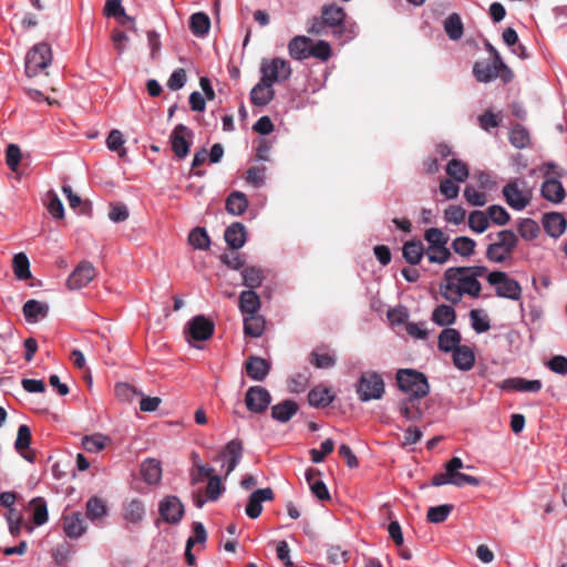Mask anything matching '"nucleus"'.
<instances>
[{"label":"nucleus","mask_w":567,"mask_h":567,"mask_svg":"<svg viewBox=\"0 0 567 567\" xmlns=\"http://www.w3.org/2000/svg\"><path fill=\"white\" fill-rule=\"evenodd\" d=\"M487 272L485 266L450 267L445 269L439 286L441 296L452 305H457L464 296L478 298L482 285L478 278Z\"/></svg>","instance_id":"f257e3e1"},{"label":"nucleus","mask_w":567,"mask_h":567,"mask_svg":"<svg viewBox=\"0 0 567 567\" xmlns=\"http://www.w3.org/2000/svg\"><path fill=\"white\" fill-rule=\"evenodd\" d=\"M307 31L316 35L332 34L341 42H349L357 35V25L347 20L342 7L331 3L322 7L321 16L310 21Z\"/></svg>","instance_id":"f03ea898"},{"label":"nucleus","mask_w":567,"mask_h":567,"mask_svg":"<svg viewBox=\"0 0 567 567\" xmlns=\"http://www.w3.org/2000/svg\"><path fill=\"white\" fill-rule=\"evenodd\" d=\"M540 171L545 179L540 188L542 196L554 204L561 203L566 197L565 188L559 181L564 171L551 162L544 164Z\"/></svg>","instance_id":"7ed1b4c3"},{"label":"nucleus","mask_w":567,"mask_h":567,"mask_svg":"<svg viewBox=\"0 0 567 567\" xmlns=\"http://www.w3.org/2000/svg\"><path fill=\"white\" fill-rule=\"evenodd\" d=\"M517 245L518 237L513 230H501L496 234V240L487 246L486 257L497 264L505 262L512 259Z\"/></svg>","instance_id":"20e7f679"},{"label":"nucleus","mask_w":567,"mask_h":567,"mask_svg":"<svg viewBox=\"0 0 567 567\" xmlns=\"http://www.w3.org/2000/svg\"><path fill=\"white\" fill-rule=\"evenodd\" d=\"M399 388L410 394V399H421L429 394L430 385L425 374L412 369H402L396 372Z\"/></svg>","instance_id":"39448f33"},{"label":"nucleus","mask_w":567,"mask_h":567,"mask_svg":"<svg viewBox=\"0 0 567 567\" xmlns=\"http://www.w3.org/2000/svg\"><path fill=\"white\" fill-rule=\"evenodd\" d=\"M502 194L507 205L517 212L525 209L533 199V189L523 178L511 179L503 187Z\"/></svg>","instance_id":"423d86ee"},{"label":"nucleus","mask_w":567,"mask_h":567,"mask_svg":"<svg viewBox=\"0 0 567 567\" xmlns=\"http://www.w3.org/2000/svg\"><path fill=\"white\" fill-rule=\"evenodd\" d=\"M473 75L480 83H489L501 78L504 83L513 80L512 70L504 62V66L498 65L495 60H478L473 65Z\"/></svg>","instance_id":"0eeeda50"},{"label":"nucleus","mask_w":567,"mask_h":567,"mask_svg":"<svg viewBox=\"0 0 567 567\" xmlns=\"http://www.w3.org/2000/svg\"><path fill=\"white\" fill-rule=\"evenodd\" d=\"M52 62L51 47L45 42L34 44L27 53L24 61L25 74L29 78L39 75Z\"/></svg>","instance_id":"6e6552de"},{"label":"nucleus","mask_w":567,"mask_h":567,"mask_svg":"<svg viewBox=\"0 0 567 567\" xmlns=\"http://www.w3.org/2000/svg\"><path fill=\"white\" fill-rule=\"evenodd\" d=\"M384 381L381 374L375 371L361 373L357 383V394L361 402L380 400L384 394Z\"/></svg>","instance_id":"1a4fd4ad"},{"label":"nucleus","mask_w":567,"mask_h":567,"mask_svg":"<svg viewBox=\"0 0 567 567\" xmlns=\"http://www.w3.org/2000/svg\"><path fill=\"white\" fill-rule=\"evenodd\" d=\"M487 282L495 288V293L499 298L517 301L522 297V287L519 282L511 278L504 271H492L487 275Z\"/></svg>","instance_id":"9d476101"},{"label":"nucleus","mask_w":567,"mask_h":567,"mask_svg":"<svg viewBox=\"0 0 567 567\" xmlns=\"http://www.w3.org/2000/svg\"><path fill=\"white\" fill-rule=\"evenodd\" d=\"M261 78L272 84L282 82L290 78L291 68L287 60L275 58L270 61L264 60L260 66Z\"/></svg>","instance_id":"9b49d317"},{"label":"nucleus","mask_w":567,"mask_h":567,"mask_svg":"<svg viewBox=\"0 0 567 567\" xmlns=\"http://www.w3.org/2000/svg\"><path fill=\"white\" fill-rule=\"evenodd\" d=\"M194 137V132L184 124L174 127L169 135V143L175 156L184 159L188 154Z\"/></svg>","instance_id":"f8f14e48"},{"label":"nucleus","mask_w":567,"mask_h":567,"mask_svg":"<svg viewBox=\"0 0 567 567\" xmlns=\"http://www.w3.org/2000/svg\"><path fill=\"white\" fill-rule=\"evenodd\" d=\"M158 513L165 523L177 525L184 516L185 507L177 496L167 495L159 501Z\"/></svg>","instance_id":"ddd939ff"},{"label":"nucleus","mask_w":567,"mask_h":567,"mask_svg":"<svg viewBox=\"0 0 567 567\" xmlns=\"http://www.w3.org/2000/svg\"><path fill=\"white\" fill-rule=\"evenodd\" d=\"M271 403L269 391L260 385L250 386L245 395V404L252 413H262Z\"/></svg>","instance_id":"4468645a"},{"label":"nucleus","mask_w":567,"mask_h":567,"mask_svg":"<svg viewBox=\"0 0 567 567\" xmlns=\"http://www.w3.org/2000/svg\"><path fill=\"white\" fill-rule=\"evenodd\" d=\"M243 443L240 440L229 441L224 450L216 456V460L223 461V467H226L225 476L227 477L237 467L243 457Z\"/></svg>","instance_id":"2eb2a0df"},{"label":"nucleus","mask_w":567,"mask_h":567,"mask_svg":"<svg viewBox=\"0 0 567 567\" xmlns=\"http://www.w3.org/2000/svg\"><path fill=\"white\" fill-rule=\"evenodd\" d=\"M96 271L89 261H82L69 276L66 285L72 290H78L89 285L95 277Z\"/></svg>","instance_id":"dca6fc26"},{"label":"nucleus","mask_w":567,"mask_h":567,"mask_svg":"<svg viewBox=\"0 0 567 567\" xmlns=\"http://www.w3.org/2000/svg\"><path fill=\"white\" fill-rule=\"evenodd\" d=\"M214 323L202 315L195 316L188 323L186 331L194 341H205L214 333Z\"/></svg>","instance_id":"f3484780"},{"label":"nucleus","mask_w":567,"mask_h":567,"mask_svg":"<svg viewBox=\"0 0 567 567\" xmlns=\"http://www.w3.org/2000/svg\"><path fill=\"white\" fill-rule=\"evenodd\" d=\"M274 492L270 487L256 489L249 496L245 509L246 515L251 519H256L262 512V502L271 501Z\"/></svg>","instance_id":"a211bd4d"},{"label":"nucleus","mask_w":567,"mask_h":567,"mask_svg":"<svg viewBox=\"0 0 567 567\" xmlns=\"http://www.w3.org/2000/svg\"><path fill=\"white\" fill-rule=\"evenodd\" d=\"M274 84L264 80L260 81L250 91V101L256 106H266L275 96Z\"/></svg>","instance_id":"6ab92c4d"},{"label":"nucleus","mask_w":567,"mask_h":567,"mask_svg":"<svg viewBox=\"0 0 567 567\" xmlns=\"http://www.w3.org/2000/svg\"><path fill=\"white\" fill-rule=\"evenodd\" d=\"M542 221L544 230L553 238L560 237L566 230L567 223L560 213H546Z\"/></svg>","instance_id":"aec40b11"},{"label":"nucleus","mask_w":567,"mask_h":567,"mask_svg":"<svg viewBox=\"0 0 567 567\" xmlns=\"http://www.w3.org/2000/svg\"><path fill=\"white\" fill-rule=\"evenodd\" d=\"M270 363L260 357H250L246 361L247 375L255 381H262L269 374Z\"/></svg>","instance_id":"412c9836"},{"label":"nucleus","mask_w":567,"mask_h":567,"mask_svg":"<svg viewBox=\"0 0 567 567\" xmlns=\"http://www.w3.org/2000/svg\"><path fill=\"white\" fill-rule=\"evenodd\" d=\"M540 380H526L524 378H508L502 383L503 389L515 390L518 392L536 393L542 390Z\"/></svg>","instance_id":"4be33fe9"},{"label":"nucleus","mask_w":567,"mask_h":567,"mask_svg":"<svg viewBox=\"0 0 567 567\" xmlns=\"http://www.w3.org/2000/svg\"><path fill=\"white\" fill-rule=\"evenodd\" d=\"M224 238L231 249H239L245 245L247 239L246 227L241 223L235 221L226 228Z\"/></svg>","instance_id":"5701e85b"},{"label":"nucleus","mask_w":567,"mask_h":567,"mask_svg":"<svg viewBox=\"0 0 567 567\" xmlns=\"http://www.w3.org/2000/svg\"><path fill=\"white\" fill-rule=\"evenodd\" d=\"M309 361L317 369H330L336 365L337 357L327 347H318L310 353Z\"/></svg>","instance_id":"b1692460"},{"label":"nucleus","mask_w":567,"mask_h":567,"mask_svg":"<svg viewBox=\"0 0 567 567\" xmlns=\"http://www.w3.org/2000/svg\"><path fill=\"white\" fill-rule=\"evenodd\" d=\"M311 39L306 35H297L289 41L288 50L292 59L302 61L310 58Z\"/></svg>","instance_id":"393cba45"},{"label":"nucleus","mask_w":567,"mask_h":567,"mask_svg":"<svg viewBox=\"0 0 567 567\" xmlns=\"http://www.w3.org/2000/svg\"><path fill=\"white\" fill-rule=\"evenodd\" d=\"M239 310L244 316L258 313L261 301L255 290H244L239 295Z\"/></svg>","instance_id":"a878e982"},{"label":"nucleus","mask_w":567,"mask_h":567,"mask_svg":"<svg viewBox=\"0 0 567 567\" xmlns=\"http://www.w3.org/2000/svg\"><path fill=\"white\" fill-rule=\"evenodd\" d=\"M22 311L25 320L34 323L48 316L49 306L35 299H30L23 305Z\"/></svg>","instance_id":"bb28decb"},{"label":"nucleus","mask_w":567,"mask_h":567,"mask_svg":"<svg viewBox=\"0 0 567 567\" xmlns=\"http://www.w3.org/2000/svg\"><path fill=\"white\" fill-rule=\"evenodd\" d=\"M63 529L68 537L79 538L83 535L86 527L81 513H72L63 517Z\"/></svg>","instance_id":"cd10ccee"},{"label":"nucleus","mask_w":567,"mask_h":567,"mask_svg":"<svg viewBox=\"0 0 567 567\" xmlns=\"http://www.w3.org/2000/svg\"><path fill=\"white\" fill-rule=\"evenodd\" d=\"M298 404L292 400H285L271 408V416L274 420L286 423L298 412Z\"/></svg>","instance_id":"c85d7f7f"},{"label":"nucleus","mask_w":567,"mask_h":567,"mask_svg":"<svg viewBox=\"0 0 567 567\" xmlns=\"http://www.w3.org/2000/svg\"><path fill=\"white\" fill-rule=\"evenodd\" d=\"M452 354L453 363L457 369L468 371L474 367L475 354L470 347L461 346L460 348H456Z\"/></svg>","instance_id":"c756f323"},{"label":"nucleus","mask_w":567,"mask_h":567,"mask_svg":"<svg viewBox=\"0 0 567 567\" xmlns=\"http://www.w3.org/2000/svg\"><path fill=\"white\" fill-rule=\"evenodd\" d=\"M461 334L456 329L446 328L442 330L439 336L437 344L439 349L443 352H453L461 344Z\"/></svg>","instance_id":"7c9ffc66"},{"label":"nucleus","mask_w":567,"mask_h":567,"mask_svg":"<svg viewBox=\"0 0 567 567\" xmlns=\"http://www.w3.org/2000/svg\"><path fill=\"white\" fill-rule=\"evenodd\" d=\"M266 327V320L261 315H249L244 317V333L251 338L262 336Z\"/></svg>","instance_id":"2f4dec72"},{"label":"nucleus","mask_w":567,"mask_h":567,"mask_svg":"<svg viewBox=\"0 0 567 567\" xmlns=\"http://www.w3.org/2000/svg\"><path fill=\"white\" fill-rule=\"evenodd\" d=\"M248 207V198L241 192H233L226 199V210L233 216L243 215Z\"/></svg>","instance_id":"473e14b6"},{"label":"nucleus","mask_w":567,"mask_h":567,"mask_svg":"<svg viewBox=\"0 0 567 567\" xmlns=\"http://www.w3.org/2000/svg\"><path fill=\"white\" fill-rule=\"evenodd\" d=\"M444 31L450 40L457 41L463 37L464 24L458 13H451L443 23Z\"/></svg>","instance_id":"72a5a7b5"},{"label":"nucleus","mask_w":567,"mask_h":567,"mask_svg":"<svg viewBox=\"0 0 567 567\" xmlns=\"http://www.w3.org/2000/svg\"><path fill=\"white\" fill-rule=\"evenodd\" d=\"M446 174L450 176V179H453L456 183H464L468 176L470 171L467 165L457 158H452L445 167Z\"/></svg>","instance_id":"f704fd0d"},{"label":"nucleus","mask_w":567,"mask_h":567,"mask_svg":"<svg viewBox=\"0 0 567 567\" xmlns=\"http://www.w3.org/2000/svg\"><path fill=\"white\" fill-rule=\"evenodd\" d=\"M456 313L452 306L440 305L432 312V320L440 327H447L455 322Z\"/></svg>","instance_id":"c9c22d12"},{"label":"nucleus","mask_w":567,"mask_h":567,"mask_svg":"<svg viewBox=\"0 0 567 567\" xmlns=\"http://www.w3.org/2000/svg\"><path fill=\"white\" fill-rule=\"evenodd\" d=\"M333 399L334 396L331 394L330 389L326 386H316L308 394V402L315 408L328 406Z\"/></svg>","instance_id":"e433bc0d"},{"label":"nucleus","mask_w":567,"mask_h":567,"mask_svg":"<svg viewBox=\"0 0 567 567\" xmlns=\"http://www.w3.org/2000/svg\"><path fill=\"white\" fill-rule=\"evenodd\" d=\"M141 472L143 478L148 484H157L162 478V467L157 460L148 458L143 462Z\"/></svg>","instance_id":"4c0bfd02"},{"label":"nucleus","mask_w":567,"mask_h":567,"mask_svg":"<svg viewBox=\"0 0 567 567\" xmlns=\"http://www.w3.org/2000/svg\"><path fill=\"white\" fill-rule=\"evenodd\" d=\"M402 254L409 264L417 265L424 255V246L421 240L406 241L403 245Z\"/></svg>","instance_id":"58836bf2"},{"label":"nucleus","mask_w":567,"mask_h":567,"mask_svg":"<svg viewBox=\"0 0 567 567\" xmlns=\"http://www.w3.org/2000/svg\"><path fill=\"white\" fill-rule=\"evenodd\" d=\"M243 285L247 290L259 288L265 279L264 271L255 266L246 267L241 270Z\"/></svg>","instance_id":"ea45409f"},{"label":"nucleus","mask_w":567,"mask_h":567,"mask_svg":"<svg viewBox=\"0 0 567 567\" xmlns=\"http://www.w3.org/2000/svg\"><path fill=\"white\" fill-rule=\"evenodd\" d=\"M189 29L193 34L197 37H204L209 32L210 20L209 17L204 12H196L190 16Z\"/></svg>","instance_id":"a19ab883"},{"label":"nucleus","mask_w":567,"mask_h":567,"mask_svg":"<svg viewBox=\"0 0 567 567\" xmlns=\"http://www.w3.org/2000/svg\"><path fill=\"white\" fill-rule=\"evenodd\" d=\"M109 441V437L101 433L84 435L82 437V447L89 453H97L106 446Z\"/></svg>","instance_id":"79ce46f5"},{"label":"nucleus","mask_w":567,"mask_h":567,"mask_svg":"<svg viewBox=\"0 0 567 567\" xmlns=\"http://www.w3.org/2000/svg\"><path fill=\"white\" fill-rule=\"evenodd\" d=\"M145 516V506L140 499H132L125 507L124 517L126 520L133 524H137L143 520Z\"/></svg>","instance_id":"37998d69"},{"label":"nucleus","mask_w":567,"mask_h":567,"mask_svg":"<svg viewBox=\"0 0 567 567\" xmlns=\"http://www.w3.org/2000/svg\"><path fill=\"white\" fill-rule=\"evenodd\" d=\"M106 514V505L101 498L96 496L89 498V501L86 502V516L89 519L97 520L104 517Z\"/></svg>","instance_id":"c03bdc74"},{"label":"nucleus","mask_w":567,"mask_h":567,"mask_svg":"<svg viewBox=\"0 0 567 567\" xmlns=\"http://www.w3.org/2000/svg\"><path fill=\"white\" fill-rule=\"evenodd\" d=\"M517 230L519 236L525 240H534L540 231L538 224L532 218L520 219Z\"/></svg>","instance_id":"a18cd8bd"},{"label":"nucleus","mask_w":567,"mask_h":567,"mask_svg":"<svg viewBox=\"0 0 567 567\" xmlns=\"http://www.w3.org/2000/svg\"><path fill=\"white\" fill-rule=\"evenodd\" d=\"M189 244L198 250H207L210 246V239L206 229L196 227L188 235Z\"/></svg>","instance_id":"49530a36"},{"label":"nucleus","mask_w":567,"mask_h":567,"mask_svg":"<svg viewBox=\"0 0 567 567\" xmlns=\"http://www.w3.org/2000/svg\"><path fill=\"white\" fill-rule=\"evenodd\" d=\"M13 271L20 280L31 277L30 262L25 254L19 252L13 257Z\"/></svg>","instance_id":"de8ad7c7"},{"label":"nucleus","mask_w":567,"mask_h":567,"mask_svg":"<svg viewBox=\"0 0 567 567\" xmlns=\"http://www.w3.org/2000/svg\"><path fill=\"white\" fill-rule=\"evenodd\" d=\"M470 320L472 328L477 333H483L489 330L491 322L488 316L478 309H473L470 311Z\"/></svg>","instance_id":"09e8293b"},{"label":"nucleus","mask_w":567,"mask_h":567,"mask_svg":"<svg viewBox=\"0 0 567 567\" xmlns=\"http://www.w3.org/2000/svg\"><path fill=\"white\" fill-rule=\"evenodd\" d=\"M509 142L516 148H524L529 144L528 131L520 124H516L509 132Z\"/></svg>","instance_id":"8fccbe9b"},{"label":"nucleus","mask_w":567,"mask_h":567,"mask_svg":"<svg viewBox=\"0 0 567 567\" xmlns=\"http://www.w3.org/2000/svg\"><path fill=\"white\" fill-rule=\"evenodd\" d=\"M475 246V241L466 236L456 237L452 241L453 250L462 257H470L473 254Z\"/></svg>","instance_id":"3c124183"},{"label":"nucleus","mask_w":567,"mask_h":567,"mask_svg":"<svg viewBox=\"0 0 567 567\" xmlns=\"http://www.w3.org/2000/svg\"><path fill=\"white\" fill-rule=\"evenodd\" d=\"M489 225V219L486 213L482 210H474L468 216L470 228L478 234L484 233Z\"/></svg>","instance_id":"603ef678"},{"label":"nucleus","mask_w":567,"mask_h":567,"mask_svg":"<svg viewBox=\"0 0 567 567\" xmlns=\"http://www.w3.org/2000/svg\"><path fill=\"white\" fill-rule=\"evenodd\" d=\"M424 239L429 243V248H436L446 246L450 238L443 230L433 227L425 230Z\"/></svg>","instance_id":"864d4df0"},{"label":"nucleus","mask_w":567,"mask_h":567,"mask_svg":"<svg viewBox=\"0 0 567 567\" xmlns=\"http://www.w3.org/2000/svg\"><path fill=\"white\" fill-rule=\"evenodd\" d=\"M452 511H453V505H451V504L433 506V507L429 508L426 518L430 523L439 524V523L444 522Z\"/></svg>","instance_id":"5fc2aeb1"},{"label":"nucleus","mask_w":567,"mask_h":567,"mask_svg":"<svg viewBox=\"0 0 567 567\" xmlns=\"http://www.w3.org/2000/svg\"><path fill=\"white\" fill-rule=\"evenodd\" d=\"M125 141L123 134L118 130H112L106 138L107 148L112 152H117L121 157L126 154V150L123 148Z\"/></svg>","instance_id":"6e6d98bb"},{"label":"nucleus","mask_w":567,"mask_h":567,"mask_svg":"<svg viewBox=\"0 0 567 567\" xmlns=\"http://www.w3.org/2000/svg\"><path fill=\"white\" fill-rule=\"evenodd\" d=\"M30 444H31V430L28 425L21 424L18 427L14 447L20 454H22V452L24 450L29 449Z\"/></svg>","instance_id":"4d7b16f0"},{"label":"nucleus","mask_w":567,"mask_h":567,"mask_svg":"<svg viewBox=\"0 0 567 567\" xmlns=\"http://www.w3.org/2000/svg\"><path fill=\"white\" fill-rule=\"evenodd\" d=\"M31 505L34 506L33 523L37 526H41L44 523H47L48 522V507H47V503L42 498L37 497V498H33L31 501Z\"/></svg>","instance_id":"13d9d810"},{"label":"nucleus","mask_w":567,"mask_h":567,"mask_svg":"<svg viewBox=\"0 0 567 567\" xmlns=\"http://www.w3.org/2000/svg\"><path fill=\"white\" fill-rule=\"evenodd\" d=\"M486 214L489 220L499 226L506 225L509 220V214L503 206L499 205L489 206L486 210Z\"/></svg>","instance_id":"bf43d9fd"},{"label":"nucleus","mask_w":567,"mask_h":567,"mask_svg":"<svg viewBox=\"0 0 567 567\" xmlns=\"http://www.w3.org/2000/svg\"><path fill=\"white\" fill-rule=\"evenodd\" d=\"M426 255L430 262L439 265L445 264L452 256L450 249L446 246L429 248Z\"/></svg>","instance_id":"052dcab7"},{"label":"nucleus","mask_w":567,"mask_h":567,"mask_svg":"<svg viewBox=\"0 0 567 567\" xmlns=\"http://www.w3.org/2000/svg\"><path fill=\"white\" fill-rule=\"evenodd\" d=\"M310 56L327 61L331 56V47L324 40H319L316 43L310 44Z\"/></svg>","instance_id":"680f3d73"},{"label":"nucleus","mask_w":567,"mask_h":567,"mask_svg":"<svg viewBox=\"0 0 567 567\" xmlns=\"http://www.w3.org/2000/svg\"><path fill=\"white\" fill-rule=\"evenodd\" d=\"M414 399H405L399 402L398 410L400 414L406 420V421H415L419 420L422 415L421 411L419 409H413L411 406V403Z\"/></svg>","instance_id":"e2e57ef3"},{"label":"nucleus","mask_w":567,"mask_h":567,"mask_svg":"<svg viewBox=\"0 0 567 567\" xmlns=\"http://www.w3.org/2000/svg\"><path fill=\"white\" fill-rule=\"evenodd\" d=\"M115 394L121 401L131 402L135 396L142 395V392L137 391L130 383H117L115 385Z\"/></svg>","instance_id":"0e129e2a"},{"label":"nucleus","mask_w":567,"mask_h":567,"mask_svg":"<svg viewBox=\"0 0 567 567\" xmlns=\"http://www.w3.org/2000/svg\"><path fill=\"white\" fill-rule=\"evenodd\" d=\"M21 162V150L17 144H9L6 150V163L8 167L17 172Z\"/></svg>","instance_id":"69168bd1"},{"label":"nucleus","mask_w":567,"mask_h":567,"mask_svg":"<svg viewBox=\"0 0 567 567\" xmlns=\"http://www.w3.org/2000/svg\"><path fill=\"white\" fill-rule=\"evenodd\" d=\"M466 216V212L463 207L458 205H452L444 212V219L447 223L460 225L464 221Z\"/></svg>","instance_id":"338daca9"},{"label":"nucleus","mask_w":567,"mask_h":567,"mask_svg":"<svg viewBox=\"0 0 567 567\" xmlns=\"http://www.w3.org/2000/svg\"><path fill=\"white\" fill-rule=\"evenodd\" d=\"M224 492H225V487L221 484L220 477L212 476L206 486L207 499L217 501Z\"/></svg>","instance_id":"774afa93"}]
</instances>
